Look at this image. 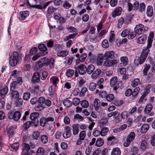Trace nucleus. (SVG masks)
<instances>
[{
    "instance_id": "1a4fd4ad",
    "label": "nucleus",
    "mask_w": 155,
    "mask_h": 155,
    "mask_svg": "<svg viewBox=\"0 0 155 155\" xmlns=\"http://www.w3.org/2000/svg\"><path fill=\"white\" fill-rule=\"evenodd\" d=\"M15 130V128L12 126L10 127L7 131L8 135L9 137V140L12 141V138L14 137L15 136V133L14 131ZM13 139L14 138H13Z\"/></svg>"
},
{
    "instance_id": "4468645a",
    "label": "nucleus",
    "mask_w": 155,
    "mask_h": 155,
    "mask_svg": "<svg viewBox=\"0 0 155 155\" xmlns=\"http://www.w3.org/2000/svg\"><path fill=\"white\" fill-rule=\"evenodd\" d=\"M29 13L28 11L21 12L19 14V19L20 20H24L28 16Z\"/></svg>"
},
{
    "instance_id": "a19ab883",
    "label": "nucleus",
    "mask_w": 155,
    "mask_h": 155,
    "mask_svg": "<svg viewBox=\"0 0 155 155\" xmlns=\"http://www.w3.org/2000/svg\"><path fill=\"white\" fill-rule=\"evenodd\" d=\"M41 140L43 143L45 144L48 142V137L45 135H41L40 137Z\"/></svg>"
},
{
    "instance_id": "79ce46f5",
    "label": "nucleus",
    "mask_w": 155,
    "mask_h": 155,
    "mask_svg": "<svg viewBox=\"0 0 155 155\" xmlns=\"http://www.w3.org/2000/svg\"><path fill=\"white\" fill-rule=\"evenodd\" d=\"M108 130H109L108 128L107 127L103 128L100 131L101 136H105L106 135Z\"/></svg>"
},
{
    "instance_id": "4be33fe9",
    "label": "nucleus",
    "mask_w": 155,
    "mask_h": 155,
    "mask_svg": "<svg viewBox=\"0 0 155 155\" xmlns=\"http://www.w3.org/2000/svg\"><path fill=\"white\" fill-rule=\"evenodd\" d=\"M146 36L144 35L139 37L137 40V43L139 44H143L145 43L147 40Z\"/></svg>"
},
{
    "instance_id": "c85d7f7f",
    "label": "nucleus",
    "mask_w": 155,
    "mask_h": 155,
    "mask_svg": "<svg viewBox=\"0 0 155 155\" xmlns=\"http://www.w3.org/2000/svg\"><path fill=\"white\" fill-rule=\"evenodd\" d=\"M121 61L120 64H122L124 66H125L127 64L128 60L126 56H122L120 58Z\"/></svg>"
},
{
    "instance_id": "6e6d98bb",
    "label": "nucleus",
    "mask_w": 155,
    "mask_h": 155,
    "mask_svg": "<svg viewBox=\"0 0 155 155\" xmlns=\"http://www.w3.org/2000/svg\"><path fill=\"white\" fill-rule=\"evenodd\" d=\"M30 96V93L28 92H25L24 93L23 96V99L25 101L28 100Z\"/></svg>"
},
{
    "instance_id": "bb28decb",
    "label": "nucleus",
    "mask_w": 155,
    "mask_h": 155,
    "mask_svg": "<svg viewBox=\"0 0 155 155\" xmlns=\"http://www.w3.org/2000/svg\"><path fill=\"white\" fill-rule=\"evenodd\" d=\"M149 125L148 124H143L141 127L140 132L142 133H145L148 130Z\"/></svg>"
},
{
    "instance_id": "338daca9",
    "label": "nucleus",
    "mask_w": 155,
    "mask_h": 155,
    "mask_svg": "<svg viewBox=\"0 0 155 155\" xmlns=\"http://www.w3.org/2000/svg\"><path fill=\"white\" fill-rule=\"evenodd\" d=\"M102 46L105 48H107L109 46V44L107 40H104L102 43Z\"/></svg>"
},
{
    "instance_id": "0e129e2a",
    "label": "nucleus",
    "mask_w": 155,
    "mask_h": 155,
    "mask_svg": "<svg viewBox=\"0 0 155 155\" xmlns=\"http://www.w3.org/2000/svg\"><path fill=\"white\" fill-rule=\"evenodd\" d=\"M37 48L35 47L31 48L29 51L30 55H32L35 54L37 52Z\"/></svg>"
},
{
    "instance_id": "2f4dec72",
    "label": "nucleus",
    "mask_w": 155,
    "mask_h": 155,
    "mask_svg": "<svg viewBox=\"0 0 155 155\" xmlns=\"http://www.w3.org/2000/svg\"><path fill=\"white\" fill-rule=\"evenodd\" d=\"M68 54V52L66 51H59L57 54V56L60 57L66 56Z\"/></svg>"
},
{
    "instance_id": "a878e982",
    "label": "nucleus",
    "mask_w": 155,
    "mask_h": 155,
    "mask_svg": "<svg viewBox=\"0 0 155 155\" xmlns=\"http://www.w3.org/2000/svg\"><path fill=\"white\" fill-rule=\"evenodd\" d=\"M134 16V15L132 14H128L127 15L124 19V23L127 24L130 23L132 19Z\"/></svg>"
},
{
    "instance_id": "cd10ccee",
    "label": "nucleus",
    "mask_w": 155,
    "mask_h": 155,
    "mask_svg": "<svg viewBox=\"0 0 155 155\" xmlns=\"http://www.w3.org/2000/svg\"><path fill=\"white\" fill-rule=\"evenodd\" d=\"M87 72L88 74H90L94 71L95 69V67L92 64H90L88 66L87 68Z\"/></svg>"
},
{
    "instance_id": "c9c22d12",
    "label": "nucleus",
    "mask_w": 155,
    "mask_h": 155,
    "mask_svg": "<svg viewBox=\"0 0 155 155\" xmlns=\"http://www.w3.org/2000/svg\"><path fill=\"white\" fill-rule=\"evenodd\" d=\"M150 68V66L149 64H146L144 65L143 70V75L146 76L147 75V72Z\"/></svg>"
},
{
    "instance_id": "7ed1b4c3",
    "label": "nucleus",
    "mask_w": 155,
    "mask_h": 155,
    "mask_svg": "<svg viewBox=\"0 0 155 155\" xmlns=\"http://www.w3.org/2000/svg\"><path fill=\"white\" fill-rule=\"evenodd\" d=\"M135 137V134L133 132H130L127 135L126 141L124 143V145L125 147H127L131 142L134 140Z\"/></svg>"
},
{
    "instance_id": "6e6552de",
    "label": "nucleus",
    "mask_w": 155,
    "mask_h": 155,
    "mask_svg": "<svg viewBox=\"0 0 155 155\" xmlns=\"http://www.w3.org/2000/svg\"><path fill=\"white\" fill-rule=\"evenodd\" d=\"M122 11V8L120 7H118L115 8L111 13L112 17L114 18L117 16L121 15Z\"/></svg>"
},
{
    "instance_id": "0eeeda50",
    "label": "nucleus",
    "mask_w": 155,
    "mask_h": 155,
    "mask_svg": "<svg viewBox=\"0 0 155 155\" xmlns=\"http://www.w3.org/2000/svg\"><path fill=\"white\" fill-rule=\"evenodd\" d=\"M106 60L104 63V65L105 66L107 67H111L116 65L118 63L119 60L114 59H105Z\"/></svg>"
},
{
    "instance_id": "6ab92c4d",
    "label": "nucleus",
    "mask_w": 155,
    "mask_h": 155,
    "mask_svg": "<svg viewBox=\"0 0 155 155\" xmlns=\"http://www.w3.org/2000/svg\"><path fill=\"white\" fill-rule=\"evenodd\" d=\"M148 144L146 139L145 138H142L140 146L141 149L145 150Z\"/></svg>"
},
{
    "instance_id": "f8f14e48",
    "label": "nucleus",
    "mask_w": 155,
    "mask_h": 155,
    "mask_svg": "<svg viewBox=\"0 0 155 155\" xmlns=\"http://www.w3.org/2000/svg\"><path fill=\"white\" fill-rule=\"evenodd\" d=\"M64 131L63 134V137L67 138L70 137L71 134V128L69 127L66 126L65 127Z\"/></svg>"
},
{
    "instance_id": "e433bc0d",
    "label": "nucleus",
    "mask_w": 155,
    "mask_h": 155,
    "mask_svg": "<svg viewBox=\"0 0 155 155\" xmlns=\"http://www.w3.org/2000/svg\"><path fill=\"white\" fill-rule=\"evenodd\" d=\"M81 106L84 108L88 107L89 105L88 101L85 100H83L81 101Z\"/></svg>"
},
{
    "instance_id": "680f3d73",
    "label": "nucleus",
    "mask_w": 155,
    "mask_h": 155,
    "mask_svg": "<svg viewBox=\"0 0 155 155\" xmlns=\"http://www.w3.org/2000/svg\"><path fill=\"white\" fill-rule=\"evenodd\" d=\"M8 91V87H6L0 90V94L2 95H4L7 93Z\"/></svg>"
},
{
    "instance_id": "473e14b6",
    "label": "nucleus",
    "mask_w": 155,
    "mask_h": 155,
    "mask_svg": "<svg viewBox=\"0 0 155 155\" xmlns=\"http://www.w3.org/2000/svg\"><path fill=\"white\" fill-rule=\"evenodd\" d=\"M117 77H113L110 81V84L111 86H113L116 84L117 81Z\"/></svg>"
},
{
    "instance_id": "20e7f679",
    "label": "nucleus",
    "mask_w": 155,
    "mask_h": 155,
    "mask_svg": "<svg viewBox=\"0 0 155 155\" xmlns=\"http://www.w3.org/2000/svg\"><path fill=\"white\" fill-rule=\"evenodd\" d=\"M148 29V27L144 26V25L141 24H139L136 25L134 28V30L136 33L138 34H140L147 31Z\"/></svg>"
},
{
    "instance_id": "5701e85b",
    "label": "nucleus",
    "mask_w": 155,
    "mask_h": 155,
    "mask_svg": "<svg viewBox=\"0 0 155 155\" xmlns=\"http://www.w3.org/2000/svg\"><path fill=\"white\" fill-rule=\"evenodd\" d=\"M73 133L75 135L78 134L79 131V125L78 124H73L72 125Z\"/></svg>"
},
{
    "instance_id": "e2e57ef3",
    "label": "nucleus",
    "mask_w": 155,
    "mask_h": 155,
    "mask_svg": "<svg viewBox=\"0 0 155 155\" xmlns=\"http://www.w3.org/2000/svg\"><path fill=\"white\" fill-rule=\"evenodd\" d=\"M30 126V121H27L22 126V128L24 130L27 129L29 128Z\"/></svg>"
},
{
    "instance_id": "39448f33",
    "label": "nucleus",
    "mask_w": 155,
    "mask_h": 155,
    "mask_svg": "<svg viewBox=\"0 0 155 155\" xmlns=\"http://www.w3.org/2000/svg\"><path fill=\"white\" fill-rule=\"evenodd\" d=\"M8 116L10 119H13L15 121H18L20 118L21 114L19 111H16L13 114L12 111H10L8 113Z\"/></svg>"
},
{
    "instance_id": "ea45409f",
    "label": "nucleus",
    "mask_w": 155,
    "mask_h": 155,
    "mask_svg": "<svg viewBox=\"0 0 155 155\" xmlns=\"http://www.w3.org/2000/svg\"><path fill=\"white\" fill-rule=\"evenodd\" d=\"M63 104L66 107H70L72 105L71 102L68 99L64 100Z\"/></svg>"
},
{
    "instance_id": "412c9836",
    "label": "nucleus",
    "mask_w": 155,
    "mask_h": 155,
    "mask_svg": "<svg viewBox=\"0 0 155 155\" xmlns=\"http://www.w3.org/2000/svg\"><path fill=\"white\" fill-rule=\"evenodd\" d=\"M10 91L11 97L14 99H18L19 97V92L16 90H11Z\"/></svg>"
},
{
    "instance_id": "aec40b11",
    "label": "nucleus",
    "mask_w": 155,
    "mask_h": 155,
    "mask_svg": "<svg viewBox=\"0 0 155 155\" xmlns=\"http://www.w3.org/2000/svg\"><path fill=\"white\" fill-rule=\"evenodd\" d=\"M101 72V71L100 69H97L94 71L91 75L92 78L95 79L97 78Z\"/></svg>"
},
{
    "instance_id": "052dcab7",
    "label": "nucleus",
    "mask_w": 155,
    "mask_h": 155,
    "mask_svg": "<svg viewBox=\"0 0 155 155\" xmlns=\"http://www.w3.org/2000/svg\"><path fill=\"white\" fill-rule=\"evenodd\" d=\"M56 10V8L52 6L49 7L48 9L47 13L49 14H51Z\"/></svg>"
},
{
    "instance_id": "a18cd8bd",
    "label": "nucleus",
    "mask_w": 155,
    "mask_h": 155,
    "mask_svg": "<svg viewBox=\"0 0 155 155\" xmlns=\"http://www.w3.org/2000/svg\"><path fill=\"white\" fill-rule=\"evenodd\" d=\"M140 83V80L138 78L135 79L132 82L131 86L133 87H136Z\"/></svg>"
},
{
    "instance_id": "09e8293b",
    "label": "nucleus",
    "mask_w": 155,
    "mask_h": 155,
    "mask_svg": "<svg viewBox=\"0 0 155 155\" xmlns=\"http://www.w3.org/2000/svg\"><path fill=\"white\" fill-rule=\"evenodd\" d=\"M10 146L12 149L16 151L19 146V144L18 143H14L11 144Z\"/></svg>"
},
{
    "instance_id": "774afa93",
    "label": "nucleus",
    "mask_w": 155,
    "mask_h": 155,
    "mask_svg": "<svg viewBox=\"0 0 155 155\" xmlns=\"http://www.w3.org/2000/svg\"><path fill=\"white\" fill-rule=\"evenodd\" d=\"M80 102V100L79 98H75L73 99V104L75 106H77L79 104Z\"/></svg>"
},
{
    "instance_id": "bf43d9fd",
    "label": "nucleus",
    "mask_w": 155,
    "mask_h": 155,
    "mask_svg": "<svg viewBox=\"0 0 155 155\" xmlns=\"http://www.w3.org/2000/svg\"><path fill=\"white\" fill-rule=\"evenodd\" d=\"M86 136V132L83 130L81 131L79 134V138L81 140H84Z\"/></svg>"
},
{
    "instance_id": "b1692460",
    "label": "nucleus",
    "mask_w": 155,
    "mask_h": 155,
    "mask_svg": "<svg viewBox=\"0 0 155 155\" xmlns=\"http://www.w3.org/2000/svg\"><path fill=\"white\" fill-rule=\"evenodd\" d=\"M153 108V106L150 104H147L145 107L144 112L145 114H148L151 111Z\"/></svg>"
},
{
    "instance_id": "7c9ffc66",
    "label": "nucleus",
    "mask_w": 155,
    "mask_h": 155,
    "mask_svg": "<svg viewBox=\"0 0 155 155\" xmlns=\"http://www.w3.org/2000/svg\"><path fill=\"white\" fill-rule=\"evenodd\" d=\"M45 152V149L42 147H40L36 151V155H44Z\"/></svg>"
},
{
    "instance_id": "603ef678",
    "label": "nucleus",
    "mask_w": 155,
    "mask_h": 155,
    "mask_svg": "<svg viewBox=\"0 0 155 155\" xmlns=\"http://www.w3.org/2000/svg\"><path fill=\"white\" fill-rule=\"evenodd\" d=\"M150 62L152 65V67L151 69V71L152 73H155V62L151 60V58L150 59Z\"/></svg>"
},
{
    "instance_id": "5fc2aeb1",
    "label": "nucleus",
    "mask_w": 155,
    "mask_h": 155,
    "mask_svg": "<svg viewBox=\"0 0 155 155\" xmlns=\"http://www.w3.org/2000/svg\"><path fill=\"white\" fill-rule=\"evenodd\" d=\"M96 87V84L92 82L90 83L89 85V89L90 90L93 91L95 89Z\"/></svg>"
},
{
    "instance_id": "864d4df0",
    "label": "nucleus",
    "mask_w": 155,
    "mask_h": 155,
    "mask_svg": "<svg viewBox=\"0 0 155 155\" xmlns=\"http://www.w3.org/2000/svg\"><path fill=\"white\" fill-rule=\"evenodd\" d=\"M124 22V18L121 17L118 20V23L117 25V27L118 28H121L122 25L123 23Z\"/></svg>"
},
{
    "instance_id": "de8ad7c7",
    "label": "nucleus",
    "mask_w": 155,
    "mask_h": 155,
    "mask_svg": "<svg viewBox=\"0 0 155 155\" xmlns=\"http://www.w3.org/2000/svg\"><path fill=\"white\" fill-rule=\"evenodd\" d=\"M114 98V95L112 94L107 95L106 98L107 100L109 102H111L113 101Z\"/></svg>"
},
{
    "instance_id": "9d476101",
    "label": "nucleus",
    "mask_w": 155,
    "mask_h": 155,
    "mask_svg": "<svg viewBox=\"0 0 155 155\" xmlns=\"http://www.w3.org/2000/svg\"><path fill=\"white\" fill-rule=\"evenodd\" d=\"M154 33L153 31L150 32L147 40V45L146 48H150L152 46V44L153 41L154 36Z\"/></svg>"
},
{
    "instance_id": "f257e3e1",
    "label": "nucleus",
    "mask_w": 155,
    "mask_h": 155,
    "mask_svg": "<svg viewBox=\"0 0 155 155\" xmlns=\"http://www.w3.org/2000/svg\"><path fill=\"white\" fill-rule=\"evenodd\" d=\"M21 58L18 53L14 51L11 56L9 61V64L12 67L16 65L20 61Z\"/></svg>"
},
{
    "instance_id": "423d86ee",
    "label": "nucleus",
    "mask_w": 155,
    "mask_h": 155,
    "mask_svg": "<svg viewBox=\"0 0 155 155\" xmlns=\"http://www.w3.org/2000/svg\"><path fill=\"white\" fill-rule=\"evenodd\" d=\"M49 59L47 57H44L38 61L37 68L41 69L44 65L47 66L48 65Z\"/></svg>"
},
{
    "instance_id": "9b49d317",
    "label": "nucleus",
    "mask_w": 155,
    "mask_h": 155,
    "mask_svg": "<svg viewBox=\"0 0 155 155\" xmlns=\"http://www.w3.org/2000/svg\"><path fill=\"white\" fill-rule=\"evenodd\" d=\"M78 72L81 75H84L87 72V67L83 64H81L78 66Z\"/></svg>"
},
{
    "instance_id": "58836bf2",
    "label": "nucleus",
    "mask_w": 155,
    "mask_h": 155,
    "mask_svg": "<svg viewBox=\"0 0 155 155\" xmlns=\"http://www.w3.org/2000/svg\"><path fill=\"white\" fill-rule=\"evenodd\" d=\"M146 5L144 3L142 2L139 4L138 10L140 12H142L144 11L145 9Z\"/></svg>"
},
{
    "instance_id": "393cba45",
    "label": "nucleus",
    "mask_w": 155,
    "mask_h": 155,
    "mask_svg": "<svg viewBox=\"0 0 155 155\" xmlns=\"http://www.w3.org/2000/svg\"><path fill=\"white\" fill-rule=\"evenodd\" d=\"M121 150L118 147L114 148L111 152V155H120Z\"/></svg>"
},
{
    "instance_id": "2eb2a0df",
    "label": "nucleus",
    "mask_w": 155,
    "mask_h": 155,
    "mask_svg": "<svg viewBox=\"0 0 155 155\" xmlns=\"http://www.w3.org/2000/svg\"><path fill=\"white\" fill-rule=\"evenodd\" d=\"M40 81V75L38 72L35 73L32 77L31 81L33 83H38Z\"/></svg>"
},
{
    "instance_id": "4d7b16f0",
    "label": "nucleus",
    "mask_w": 155,
    "mask_h": 155,
    "mask_svg": "<svg viewBox=\"0 0 155 155\" xmlns=\"http://www.w3.org/2000/svg\"><path fill=\"white\" fill-rule=\"evenodd\" d=\"M48 91L50 95H53L55 92V87L53 86H50L48 88Z\"/></svg>"
},
{
    "instance_id": "c03bdc74",
    "label": "nucleus",
    "mask_w": 155,
    "mask_h": 155,
    "mask_svg": "<svg viewBox=\"0 0 155 155\" xmlns=\"http://www.w3.org/2000/svg\"><path fill=\"white\" fill-rule=\"evenodd\" d=\"M128 113L125 111H123L120 114V116L122 119H127L128 117Z\"/></svg>"
},
{
    "instance_id": "dca6fc26",
    "label": "nucleus",
    "mask_w": 155,
    "mask_h": 155,
    "mask_svg": "<svg viewBox=\"0 0 155 155\" xmlns=\"http://www.w3.org/2000/svg\"><path fill=\"white\" fill-rule=\"evenodd\" d=\"M146 14L148 17H151L153 14V10L152 6L149 5L147 7Z\"/></svg>"
},
{
    "instance_id": "72a5a7b5",
    "label": "nucleus",
    "mask_w": 155,
    "mask_h": 155,
    "mask_svg": "<svg viewBox=\"0 0 155 155\" xmlns=\"http://www.w3.org/2000/svg\"><path fill=\"white\" fill-rule=\"evenodd\" d=\"M130 29H124L121 33V35L123 37H126L130 33Z\"/></svg>"
},
{
    "instance_id": "f704fd0d",
    "label": "nucleus",
    "mask_w": 155,
    "mask_h": 155,
    "mask_svg": "<svg viewBox=\"0 0 155 155\" xmlns=\"http://www.w3.org/2000/svg\"><path fill=\"white\" fill-rule=\"evenodd\" d=\"M115 35L114 34V31H111L109 39V41L111 43L113 42L115 40Z\"/></svg>"
},
{
    "instance_id": "c756f323",
    "label": "nucleus",
    "mask_w": 155,
    "mask_h": 155,
    "mask_svg": "<svg viewBox=\"0 0 155 155\" xmlns=\"http://www.w3.org/2000/svg\"><path fill=\"white\" fill-rule=\"evenodd\" d=\"M74 70L72 69H68L67 70L66 72V75L68 77H72L74 75Z\"/></svg>"
},
{
    "instance_id": "f3484780",
    "label": "nucleus",
    "mask_w": 155,
    "mask_h": 155,
    "mask_svg": "<svg viewBox=\"0 0 155 155\" xmlns=\"http://www.w3.org/2000/svg\"><path fill=\"white\" fill-rule=\"evenodd\" d=\"M23 153H29V150L30 149L29 145L26 143H23L21 145Z\"/></svg>"
},
{
    "instance_id": "a211bd4d",
    "label": "nucleus",
    "mask_w": 155,
    "mask_h": 155,
    "mask_svg": "<svg viewBox=\"0 0 155 155\" xmlns=\"http://www.w3.org/2000/svg\"><path fill=\"white\" fill-rule=\"evenodd\" d=\"M104 59V55L99 54L98 55L97 63V65L99 66L101 65L103 63Z\"/></svg>"
},
{
    "instance_id": "3c124183",
    "label": "nucleus",
    "mask_w": 155,
    "mask_h": 155,
    "mask_svg": "<svg viewBox=\"0 0 155 155\" xmlns=\"http://www.w3.org/2000/svg\"><path fill=\"white\" fill-rule=\"evenodd\" d=\"M38 48L41 51H46L47 49L46 47L43 44L39 45Z\"/></svg>"
},
{
    "instance_id": "37998d69",
    "label": "nucleus",
    "mask_w": 155,
    "mask_h": 155,
    "mask_svg": "<svg viewBox=\"0 0 155 155\" xmlns=\"http://www.w3.org/2000/svg\"><path fill=\"white\" fill-rule=\"evenodd\" d=\"M39 115V114L37 112L32 113L30 115V118L31 120H34L37 118Z\"/></svg>"
},
{
    "instance_id": "4c0bfd02",
    "label": "nucleus",
    "mask_w": 155,
    "mask_h": 155,
    "mask_svg": "<svg viewBox=\"0 0 155 155\" xmlns=\"http://www.w3.org/2000/svg\"><path fill=\"white\" fill-rule=\"evenodd\" d=\"M45 108V105L38 103L37 105L35 108V110L36 111H41L43 110Z\"/></svg>"
},
{
    "instance_id": "8fccbe9b",
    "label": "nucleus",
    "mask_w": 155,
    "mask_h": 155,
    "mask_svg": "<svg viewBox=\"0 0 155 155\" xmlns=\"http://www.w3.org/2000/svg\"><path fill=\"white\" fill-rule=\"evenodd\" d=\"M104 144V140L102 139H97L95 143V145L97 147H100L101 146Z\"/></svg>"
},
{
    "instance_id": "69168bd1",
    "label": "nucleus",
    "mask_w": 155,
    "mask_h": 155,
    "mask_svg": "<svg viewBox=\"0 0 155 155\" xmlns=\"http://www.w3.org/2000/svg\"><path fill=\"white\" fill-rule=\"evenodd\" d=\"M17 99V101L15 102V105L18 107H20L23 103V100L21 98H18L16 99Z\"/></svg>"
},
{
    "instance_id": "49530a36",
    "label": "nucleus",
    "mask_w": 155,
    "mask_h": 155,
    "mask_svg": "<svg viewBox=\"0 0 155 155\" xmlns=\"http://www.w3.org/2000/svg\"><path fill=\"white\" fill-rule=\"evenodd\" d=\"M140 88L139 87L135 88L133 91H132V95L133 97H135L137 95L139 92Z\"/></svg>"
},
{
    "instance_id": "13d9d810",
    "label": "nucleus",
    "mask_w": 155,
    "mask_h": 155,
    "mask_svg": "<svg viewBox=\"0 0 155 155\" xmlns=\"http://www.w3.org/2000/svg\"><path fill=\"white\" fill-rule=\"evenodd\" d=\"M51 80L52 82L54 84L56 85L59 81L58 78L56 76L52 77L51 78Z\"/></svg>"
},
{
    "instance_id": "f03ea898",
    "label": "nucleus",
    "mask_w": 155,
    "mask_h": 155,
    "mask_svg": "<svg viewBox=\"0 0 155 155\" xmlns=\"http://www.w3.org/2000/svg\"><path fill=\"white\" fill-rule=\"evenodd\" d=\"M149 51V48H147L145 47H144L140 57H138L137 60L138 62V63L137 64V66L138 65V64H141L144 63L147 57Z\"/></svg>"
},
{
    "instance_id": "ddd939ff",
    "label": "nucleus",
    "mask_w": 155,
    "mask_h": 155,
    "mask_svg": "<svg viewBox=\"0 0 155 155\" xmlns=\"http://www.w3.org/2000/svg\"><path fill=\"white\" fill-rule=\"evenodd\" d=\"M114 58V53L112 51H107L104 54V59H113Z\"/></svg>"
}]
</instances>
